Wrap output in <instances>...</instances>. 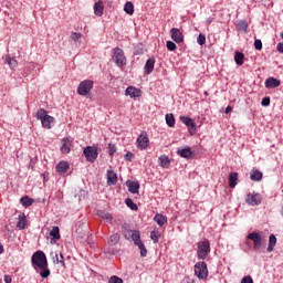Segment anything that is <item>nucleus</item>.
Returning <instances> with one entry per match:
<instances>
[{
  "instance_id": "nucleus-32",
  "label": "nucleus",
  "mask_w": 283,
  "mask_h": 283,
  "mask_svg": "<svg viewBox=\"0 0 283 283\" xmlns=\"http://www.w3.org/2000/svg\"><path fill=\"white\" fill-rule=\"evenodd\" d=\"M50 235L53 240H61V231L59 230V227H53L50 231Z\"/></svg>"
},
{
  "instance_id": "nucleus-30",
  "label": "nucleus",
  "mask_w": 283,
  "mask_h": 283,
  "mask_svg": "<svg viewBox=\"0 0 283 283\" xmlns=\"http://www.w3.org/2000/svg\"><path fill=\"white\" fill-rule=\"evenodd\" d=\"M122 229H123L122 233H123L125 240H132V235H133L135 230H132V229L127 228V226H123Z\"/></svg>"
},
{
  "instance_id": "nucleus-24",
  "label": "nucleus",
  "mask_w": 283,
  "mask_h": 283,
  "mask_svg": "<svg viewBox=\"0 0 283 283\" xmlns=\"http://www.w3.org/2000/svg\"><path fill=\"white\" fill-rule=\"evenodd\" d=\"M69 169H70V164H67V161H60L56 165V171L59 174H65Z\"/></svg>"
},
{
  "instance_id": "nucleus-33",
  "label": "nucleus",
  "mask_w": 283,
  "mask_h": 283,
  "mask_svg": "<svg viewBox=\"0 0 283 283\" xmlns=\"http://www.w3.org/2000/svg\"><path fill=\"white\" fill-rule=\"evenodd\" d=\"M20 202L23 207H32V205L34 203V200L32 198L25 196L20 199Z\"/></svg>"
},
{
  "instance_id": "nucleus-53",
  "label": "nucleus",
  "mask_w": 283,
  "mask_h": 283,
  "mask_svg": "<svg viewBox=\"0 0 283 283\" xmlns=\"http://www.w3.org/2000/svg\"><path fill=\"white\" fill-rule=\"evenodd\" d=\"M4 282H6V283H12V276L6 274V275H4Z\"/></svg>"
},
{
  "instance_id": "nucleus-3",
  "label": "nucleus",
  "mask_w": 283,
  "mask_h": 283,
  "mask_svg": "<svg viewBox=\"0 0 283 283\" xmlns=\"http://www.w3.org/2000/svg\"><path fill=\"white\" fill-rule=\"evenodd\" d=\"M211 253V243H209V240H203L198 243V250L197 255L199 260H205L207 255Z\"/></svg>"
},
{
  "instance_id": "nucleus-6",
  "label": "nucleus",
  "mask_w": 283,
  "mask_h": 283,
  "mask_svg": "<svg viewBox=\"0 0 283 283\" xmlns=\"http://www.w3.org/2000/svg\"><path fill=\"white\" fill-rule=\"evenodd\" d=\"M195 274L197 275V277H199V280H207V277L209 276V271L207 270V263L198 262L195 265Z\"/></svg>"
},
{
  "instance_id": "nucleus-35",
  "label": "nucleus",
  "mask_w": 283,
  "mask_h": 283,
  "mask_svg": "<svg viewBox=\"0 0 283 283\" xmlns=\"http://www.w3.org/2000/svg\"><path fill=\"white\" fill-rule=\"evenodd\" d=\"M98 218H102V220H106V222H112L113 217L111 213L105 211H98L97 212Z\"/></svg>"
},
{
  "instance_id": "nucleus-23",
  "label": "nucleus",
  "mask_w": 283,
  "mask_h": 283,
  "mask_svg": "<svg viewBox=\"0 0 283 283\" xmlns=\"http://www.w3.org/2000/svg\"><path fill=\"white\" fill-rule=\"evenodd\" d=\"M118 182V177L114 170H107V185H116Z\"/></svg>"
},
{
  "instance_id": "nucleus-4",
  "label": "nucleus",
  "mask_w": 283,
  "mask_h": 283,
  "mask_svg": "<svg viewBox=\"0 0 283 283\" xmlns=\"http://www.w3.org/2000/svg\"><path fill=\"white\" fill-rule=\"evenodd\" d=\"M248 240H252L254 251H259L262 249L263 244H266V239H264L260 232L249 233Z\"/></svg>"
},
{
  "instance_id": "nucleus-43",
  "label": "nucleus",
  "mask_w": 283,
  "mask_h": 283,
  "mask_svg": "<svg viewBox=\"0 0 283 283\" xmlns=\"http://www.w3.org/2000/svg\"><path fill=\"white\" fill-rule=\"evenodd\" d=\"M248 28H249V24H247L245 21H241L238 24V30H243V32H247Z\"/></svg>"
},
{
  "instance_id": "nucleus-18",
  "label": "nucleus",
  "mask_w": 283,
  "mask_h": 283,
  "mask_svg": "<svg viewBox=\"0 0 283 283\" xmlns=\"http://www.w3.org/2000/svg\"><path fill=\"white\" fill-rule=\"evenodd\" d=\"M265 87H268L269 90H273L275 87H280V80H277L275 77H269L265 81Z\"/></svg>"
},
{
  "instance_id": "nucleus-48",
  "label": "nucleus",
  "mask_w": 283,
  "mask_h": 283,
  "mask_svg": "<svg viewBox=\"0 0 283 283\" xmlns=\"http://www.w3.org/2000/svg\"><path fill=\"white\" fill-rule=\"evenodd\" d=\"M198 43H199V45H205V43H207V38L202 34H199Z\"/></svg>"
},
{
  "instance_id": "nucleus-5",
  "label": "nucleus",
  "mask_w": 283,
  "mask_h": 283,
  "mask_svg": "<svg viewBox=\"0 0 283 283\" xmlns=\"http://www.w3.org/2000/svg\"><path fill=\"white\" fill-rule=\"evenodd\" d=\"M94 87V81L92 80H84L77 86V94L80 96H87L92 92Z\"/></svg>"
},
{
  "instance_id": "nucleus-42",
  "label": "nucleus",
  "mask_w": 283,
  "mask_h": 283,
  "mask_svg": "<svg viewBox=\"0 0 283 283\" xmlns=\"http://www.w3.org/2000/svg\"><path fill=\"white\" fill-rule=\"evenodd\" d=\"M150 239L156 243L158 242V240H160V232L158 231H153L150 233Z\"/></svg>"
},
{
  "instance_id": "nucleus-2",
  "label": "nucleus",
  "mask_w": 283,
  "mask_h": 283,
  "mask_svg": "<svg viewBox=\"0 0 283 283\" xmlns=\"http://www.w3.org/2000/svg\"><path fill=\"white\" fill-rule=\"evenodd\" d=\"M113 61L117 65V67H124L127 65V57L125 56V52L120 48L113 49Z\"/></svg>"
},
{
  "instance_id": "nucleus-44",
  "label": "nucleus",
  "mask_w": 283,
  "mask_h": 283,
  "mask_svg": "<svg viewBox=\"0 0 283 283\" xmlns=\"http://www.w3.org/2000/svg\"><path fill=\"white\" fill-rule=\"evenodd\" d=\"M81 36H83V34H81V33H77V32H73V33H71V39H72V41H81Z\"/></svg>"
},
{
  "instance_id": "nucleus-22",
  "label": "nucleus",
  "mask_w": 283,
  "mask_h": 283,
  "mask_svg": "<svg viewBox=\"0 0 283 283\" xmlns=\"http://www.w3.org/2000/svg\"><path fill=\"white\" fill-rule=\"evenodd\" d=\"M126 185L130 193H138V190L140 189V184H138L137 181H127Z\"/></svg>"
},
{
  "instance_id": "nucleus-37",
  "label": "nucleus",
  "mask_w": 283,
  "mask_h": 283,
  "mask_svg": "<svg viewBox=\"0 0 283 283\" xmlns=\"http://www.w3.org/2000/svg\"><path fill=\"white\" fill-rule=\"evenodd\" d=\"M27 224H28V222H27V220H25L24 214L19 216V221H18V223H17V228L20 229V230H22V229H25Z\"/></svg>"
},
{
  "instance_id": "nucleus-55",
  "label": "nucleus",
  "mask_w": 283,
  "mask_h": 283,
  "mask_svg": "<svg viewBox=\"0 0 283 283\" xmlns=\"http://www.w3.org/2000/svg\"><path fill=\"white\" fill-rule=\"evenodd\" d=\"M231 112H233V107L227 106L226 114H231Z\"/></svg>"
},
{
  "instance_id": "nucleus-39",
  "label": "nucleus",
  "mask_w": 283,
  "mask_h": 283,
  "mask_svg": "<svg viewBox=\"0 0 283 283\" xmlns=\"http://www.w3.org/2000/svg\"><path fill=\"white\" fill-rule=\"evenodd\" d=\"M125 205H126L129 209H132V211H138V206H137L136 203H134V200L127 198V199L125 200Z\"/></svg>"
},
{
  "instance_id": "nucleus-50",
  "label": "nucleus",
  "mask_w": 283,
  "mask_h": 283,
  "mask_svg": "<svg viewBox=\"0 0 283 283\" xmlns=\"http://www.w3.org/2000/svg\"><path fill=\"white\" fill-rule=\"evenodd\" d=\"M109 283H123V279H120L118 276H112L109 279Z\"/></svg>"
},
{
  "instance_id": "nucleus-25",
  "label": "nucleus",
  "mask_w": 283,
  "mask_h": 283,
  "mask_svg": "<svg viewBox=\"0 0 283 283\" xmlns=\"http://www.w3.org/2000/svg\"><path fill=\"white\" fill-rule=\"evenodd\" d=\"M228 180L230 189H235V185H238V172H231Z\"/></svg>"
},
{
  "instance_id": "nucleus-38",
  "label": "nucleus",
  "mask_w": 283,
  "mask_h": 283,
  "mask_svg": "<svg viewBox=\"0 0 283 283\" xmlns=\"http://www.w3.org/2000/svg\"><path fill=\"white\" fill-rule=\"evenodd\" d=\"M130 240H133L134 244L137 245L139 244L142 241H140V231L138 230H135L130 237Z\"/></svg>"
},
{
  "instance_id": "nucleus-57",
  "label": "nucleus",
  "mask_w": 283,
  "mask_h": 283,
  "mask_svg": "<svg viewBox=\"0 0 283 283\" xmlns=\"http://www.w3.org/2000/svg\"><path fill=\"white\" fill-rule=\"evenodd\" d=\"M207 23H208V25H210V23H211V19H208V20H207Z\"/></svg>"
},
{
  "instance_id": "nucleus-40",
  "label": "nucleus",
  "mask_w": 283,
  "mask_h": 283,
  "mask_svg": "<svg viewBox=\"0 0 283 283\" xmlns=\"http://www.w3.org/2000/svg\"><path fill=\"white\" fill-rule=\"evenodd\" d=\"M46 116H50L48 115V112L43 108H40L38 112H36V118L38 120H43L46 118Z\"/></svg>"
},
{
  "instance_id": "nucleus-26",
  "label": "nucleus",
  "mask_w": 283,
  "mask_h": 283,
  "mask_svg": "<svg viewBox=\"0 0 283 283\" xmlns=\"http://www.w3.org/2000/svg\"><path fill=\"white\" fill-rule=\"evenodd\" d=\"M154 220H155V222H157L158 227H165V224H167V217H165L160 213H157L154 217Z\"/></svg>"
},
{
  "instance_id": "nucleus-29",
  "label": "nucleus",
  "mask_w": 283,
  "mask_h": 283,
  "mask_svg": "<svg viewBox=\"0 0 283 283\" xmlns=\"http://www.w3.org/2000/svg\"><path fill=\"white\" fill-rule=\"evenodd\" d=\"M234 62L237 65H244V53L237 51L234 55Z\"/></svg>"
},
{
  "instance_id": "nucleus-52",
  "label": "nucleus",
  "mask_w": 283,
  "mask_h": 283,
  "mask_svg": "<svg viewBox=\"0 0 283 283\" xmlns=\"http://www.w3.org/2000/svg\"><path fill=\"white\" fill-rule=\"evenodd\" d=\"M241 283H253V279L251 276H244Z\"/></svg>"
},
{
  "instance_id": "nucleus-36",
  "label": "nucleus",
  "mask_w": 283,
  "mask_h": 283,
  "mask_svg": "<svg viewBox=\"0 0 283 283\" xmlns=\"http://www.w3.org/2000/svg\"><path fill=\"white\" fill-rule=\"evenodd\" d=\"M166 124L168 127H175L176 118L174 117V114H166Z\"/></svg>"
},
{
  "instance_id": "nucleus-11",
  "label": "nucleus",
  "mask_w": 283,
  "mask_h": 283,
  "mask_svg": "<svg viewBox=\"0 0 283 283\" xmlns=\"http://www.w3.org/2000/svg\"><path fill=\"white\" fill-rule=\"evenodd\" d=\"M142 94L143 92L134 86H128L125 91V96H129L130 98H139Z\"/></svg>"
},
{
  "instance_id": "nucleus-54",
  "label": "nucleus",
  "mask_w": 283,
  "mask_h": 283,
  "mask_svg": "<svg viewBox=\"0 0 283 283\" xmlns=\"http://www.w3.org/2000/svg\"><path fill=\"white\" fill-rule=\"evenodd\" d=\"M277 52H280L281 54H283V43H279L276 46Z\"/></svg>"
},
{
  "instance_id": "nucleus-47",
  "label": "nucleus",
  "mask_w": 283,
  "mask_h": 283,
  "mask_svg": "<svg viewBox=\"0 0 283 283\" xmlns=\"http://www.w3.org/2000/svg\"><path fill=\"white\" fill-rule=\"evenodd\" d=\"M115 151H116V145L108 144V154H109V156H114Z\"/></svg>"
},
{
  "instance_id": "nucleus-49",
  "label": "nucleus",
  "mask_w": 283,
  "mask_h": 283,
  "mask_svg": "<svg viewBox=\"0 0 283 283\" xmlns=\"http://www.w3.org/2000/svg\"><path fill=\"white\" fill-rule=\"evenodd\" d=\"M254 48L260 52L262 50V40H255Z\"/></svg>"
},
{
  "instance_id": "nucleus-56",
  "label": "nucleus",
  "mask_w": 283,
  "mask_h": 283,
  "mask_svg": "<svg viewBox=\"0 0 283 283\" xmlns=\"http://www.w3.org/2000/svg\"><path fill=\"white\" fill-rule=\"evenodd\" d=\"M3 253V247L0 244V255Z\"/></svg>"
},
{
  "instance_id": "nucleus-31",
  "label": "nucleus",
  "mask_w": 283,
  "mask_h": 283,
  "mask_svg": "<svg viewBox=\"0 0 283 283\" xmlns=\"http://www.w3.org/2000/svg\"><path fill=\"white\" fill-rule=\"evenodd\" d=\"M120 242V234L115 233L108 239V247H116V243Z\"/></svg>"
},
{
  "instance_id": "nucleus-10",
  "label": "nucleus",
  "mask_w": 283,
  "mask_h": 283,
  "mask_svg": "<svg viewBox=\"0 0 283 283\" xmlns=\"http://www.w3.org/2000/svg\"><path fill=\"white\" fill-rule=\"evenodd\" d=\"M170 34L175 43H182L185 41V35H182V32L178 28H172L170 30Z\"/></svg>"
},
{
  "instance_id": "nucleus-46",
  "label": "nucleus",
  "mask_w": 283,
  "mask_h": 283,
  "mask_svg": "<svg viewBox=\"0 0 283 283\" xmlns=\"http://www.w3.org/2000/svg\"><path fill=\"white\" fill-rule=\"evenodd\" d=\"M261 105L263 107H269V105H271V98L270 97H264L261 102Z\"/></svg>"
},
{
  "instance_id": "nucleus-51",
  "label": "nucleus",
  "mask_w": 283,
  "mask_h": 283,
  "mask_svg": "<svg viewBox=\"0 0 283 283\" xmlns=\"http://www.w3.org/2000/svg\"><path fill=\"white\" fill-rule=\"evenodd\" d=\"M125 160H127L128 163H132V160H134V154L133 153H127L124 156Z\"/></svg>"
},
{
  "instance_id": "nucleus-21",
  "label": "nucleus",
  "mask_w": 283,
  "mask_h": 283,
  "mask_svg": "<svg viewBox=\"0 0 283 283\" xmlns=\"http://www.w3.org/2000/svg\"><path fill=\"white\" fill-rule=\"evenodd\" d=\"M70 147H72V142L70 140V138L62 139V147H61L62 154H70V150H71Z\"/></svg>"
},
{
  "instance_id": "nucleus-19",
  "label": "nucleus",
  "mask_w": 283,
  "mask_h": 283,
  "mask_svg": "<svg viewBox=\"0 0 283 283\" xmlns=\"http://www.w3.org/2000/svg\"><path fill=\"white\" fill-rule=\"evenodd\" d=\"M159 165L160 167H163L164 169H169V166L171 165V160L169 159V156L167 155H161L158 158Z\"/></svg>"
},
{
  "instance_id": "nucleus-45",
  "label": "nucleus",
  "mask_w": 283,
  "mask_h": 283,
  "mask_svg": "<svg viewBox=\"0 0 283 283\" xmlns=\"http://www.w3.org/2000/svg\"><path fill=\"white\" fill-rule=\"evenodd\" d=\"M166 48H167V50H169V52H174L176 50V43H174L171 41H167Z\"/></svg>"
},
{
  "instance_id": "nucleus-16",
  "label": "nucleus",
  "mask_w": 283,
  "mask_h": 283,
  "mask_svg": "<svg viewBox=\"0 0 283 283\" xmlns=\"http://www.w3.org/2000/svg\"><path fill=\"white\" fill-rule=\"evenodd\" d=\"M155 65H156V59L154 57L148 59L144 66L145 74H151L154 72Z\"/></svg>"
},
{
  "instance_id": "nucleus-15",
  "label": "nucleus",
  "mask_w": 283,
  "mask_h": 283,
  "mask_svg": "<svg viewBox=\"0 0 283 283\" xmlns=\"http://www.w3.org/2000/svg\"><path fill=\"white\" fill-rule=\"evenodd\" d=\"M51 255L54 264H61L62 266H65V258L63 256V253L55 252L51 253Z\"/></svg>"
},
{
  "instance_id": "nucleus-13",
  "label": "nucleus",
  "mask_w": 283,
  "mask_h": 283,
  "mask_svg": "<svg viewBox=\"0 0 283 283\" xmlns=\"http://www.w3.org/2000/svg\"><path fill=\"white\" fill-rule=\"evenodd\" d=\"M180 122L184 124V125H186L187 127H189V130L191 132V129H192V132H196V122H193L192 119H191V117H189V116H181L180 117Z\"/></svg>"
},
{
  "instance_id": "nucleus-14",
  "label": "nucleus",
  "mask_w": 283,
  "mask_h": 283,
  "mask_svg": "<svg viewBox=\"0 0 283 283\" xmlns=\"http://www.w3.org/2000/svg\"><path fill=\"white\" fill-rule=\"evenodd\" d=\"M105 10V6L103 4V0H98L94 3V14L95 17H103V12Z\"/></svg>"
},
{
  "instance_id": "nucleus-41",
  "label": "nucleus",
  "mask_w": 283,
  "mask_h": 283,
  "mask_svg": "<svg viewBox=\"0 0 283 283\" xmlns=\"http://www.w3.org/2000/svg\"><path fill=\"white\" fill-rule=\"evenodd\" d=\"M136 247H138L142 258H147V248H145L143 241H140Z\"/></svg>"
},
{
  "instance_id": "nucleus-1",
  "label": "nucleus",
  "mask_w": 283,
  "mask_h": 283,
  "mask_svg": "<svg viewBox=\"0 0 283 283\" xmlns=\"http://www.w3.org/2000/svg\"><path fill=\"white\" fill-rule=\"evenodd\" d=\"M31 264L35 271L40 270V276L45 280L50 277L51 272L48 268V256H45V252L39 250L31 256Z\"/></svg>"
},
{
  "instance_id": "nucleus-7",
  "label": "nucleus",
  "mask_w": 283,
  "mask_h": 283,
  "mask_svg": "<svg viewBox=\"0 0 283 283\" xmlns=\"http://www.w3.org/2000/svg\"><path fill=\"white\" fill-rule=\"evenodd\" d=\"M245 202L247 205H250V207H258V205L262 203V195L250 192L245 198Z\"/></svg>"
},
{
  "instance_id": "nucleus-8",
  "label": "nucleus",
  "mask_w": 283,
  "mask_h": 283,
  "mask_svg": "<svg viewBox=\"0 0 283 283\" xmlns=\"http://www.w3.org/2000/svg\"><path fill=\"white\" fill-rule=\"evenodd\" d=\"M84 156L88 163H95L96 158H98V150L92 146H87L84 149Z\"/></svg>"
},
{
  "instance_id": "nucleus-28",
  "label": "nucleus",
  "mask_w": 283,
  "mask_h": 283,
  "mask_svg": "<svg viewBox=\"0 0 283 283\" xmlns=\"http://www.w3.org/2000/svg\"><path fill=\"white\" fill-rule=\"evenodd\" d=\"M41 123H42V127H44L45 129H50L52 126V123H54V117H52V116H46V117H44V119L43 120H41Z\"/></svg>"
},
{
  "instance_id": "nucleus-34",
  "label": "nucleus",
  "mask_w": 283,
  "mask_h": 283,
  "mask_svg": "<svg viewBox=\"0 0 283 283\" xmlns=\"http://www.w3.org/2000/svg\"><path fill=\"white\" fill-rule=\"evenodd\" d=\"M124 12H126V14H129V17L134 14V3H132V1L126 2V4L124 6Z\"/></svg>"
},
{
  "instance_id": "nucleus-9",
  "label": "nucleus",
  "mask_w": 283,
  "mask_h": 283,
  "mask_svg": "<svg viewBox=\"0 0 283 283\" xmlns=\"http://www.w3.org/2000/svg\"><path fill=\"white\" fill-rule=\"evenodd\" d=\"M147 147H149V136L145 132H142L137 138V148L147 149Z\"/></svg>"
},
{
  "instance_id": "nucleus-17",
  "label": "nucleus",
  "mask_w": 283,
  "mask_h": 283,
  "mask_svg": "<svg viewBox=\"0 0 283 283\" xmlns=\"http://www.w3.org/2000/svg\"><path fill=\"white\" fill-rule=\"evenodd\" d=\"M275 244H277V238L275 237V234H270L269 237V245H268V253H273V251L275 250Z\"/></svg>"
},
{
  "instance_id": "nucleus-20",
  "label": "nucleus",
  "mask_w": 283,
  "mask_h": 283,
  "mask_svg": "<svg viewBox=\"0 0 283 283\" xmlns=\"http://www.w3.org/2000/svg\"><path fill=\"white\" fill-rule=\"evenodd\" d=\"M262 171L258 170V169H252L250 171V179L253 181V182H260V180H262Z\"/></svg>"
},
{
  "instance_id": "nucleus-12",
  "label": "nucleus",
  "mask_w": 283,
  "mask_h": 283,
  "mask_svg": "<svg viewBox=\"0 0 283 283\" xmlns=\"http://www.w3.org/2000/svg\"><path fill=\"white\" fill-rule=\"evenodd\" d=\"M178 156H180L181 158H187L188 160L193 158V151H191L190 147H186V148H179L177 150Z\"/></svg>"
},
{
  "instance_id": "nucleus-27",
  "label": "nucleus",
  "mask_w": 283,
  "mask_h": 283,
  "mask_svg": "<svg viewBox=\"0 0 283 283\" xmlns=\"http://www.w3.org/2000/svg\"><path fill=\"white\" fill-rule=\"evenodd\" d=\"M6 63H8L11 70L19 67V62L17 61V59L10 57L9 55L6 56Z\"/></svg>"
}]
</instances>
